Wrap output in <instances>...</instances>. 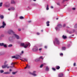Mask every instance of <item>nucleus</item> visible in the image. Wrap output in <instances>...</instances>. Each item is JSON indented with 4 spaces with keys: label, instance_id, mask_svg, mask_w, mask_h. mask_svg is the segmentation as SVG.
<instances>
[{
    "label": "nucleus",
    "instance_id": "nucleus-18",
    "mask_svg": "<svg viewBox=\"0 0 77 77\" xmlns=\"http://www.w3.org/2000/svg\"><path fill=\"white\" fill-rule=\"evenodd\" d=\"M63 39H66V38H67V37L66 36H65V35H63Z\"/></svg>",
    "mask_w": 77,
    "mask_h": 77
},
{
    "label": "nucleus",
    "instance_id": "nucleus-25",
    "mask_svg": "<svg viewBox=\"0 0 77 77\" xmlns=\"http://www.w3.org/2000/svg\"><path fill=\"white\" fill-rule=\"evenodd\" d=\"M17 73V72H12V74H13V75H15L16 73Z\"/></svg>",
    "mask_w": 77,
    "mask_h": 77
},
{
    "label": "nucleus",
    "instance_id": "nucleus-2",
    "mask_svg": "<svg viewBox=\"0 0 77 77\" xmlns=\"http://www.w3.org/2000/svg\"><path fill=\"white\" fill-rule=\"evenodd\" d=\"M29 45V46H30V43H26L25 44L24 43H20V46L24 47V48H26Z\"/></svg>",
    "mask_w": 77,
    "mask_h": 77
},
{
    "label": "nucleus",
    "instance_id": "nucleus-34",
    "mask_svg": "<svg viewBox=\"0 0 77 77\" xmlns=\"http://www.w3.org/2000/svg\"><path fill=\"white\" fill-rule=\"evenodd\" d=\"M77 24H76L74 26V28H77Z\"/></svg>",
    "mask_w": 77,
    "mask_h": 77
},
{
    "label": "nucleus",
    "instance_id": "nucleus-8",
    "mask_svg": "<svg viewBox=\"0 0 77 77\" xmlns=\"http://www.w3.org/2000/svg\"><path fill=\"white\" fill-rule=\"evenodd\" d=\"M33 50L34 51L36 52L38 50V49L37 47H35L34 48H33Z\"/></svg>",
    "mask_w": 77,
    "mask_h": 77
},
{
    "label": "nucleus",
    "instance_id": "nucleus-38",
    "mask_svg": "<svg viewBox=\"0 0 77 77\" xmlns=\"http://www.w3.org/2000/svg\"><path fill=\"white\" fill-rule=\"evenodd\" d=\"M4 35L3 34H2L1 35V37H4Z\"/></svg>",
    "mask_w": 77,
    "mask_h": 77
},
{
    "label": "nucleus",
    "instance_id": "nucleus-64",
    "mask_svg": "<svg viewBox=\"0 0 77 77\" xmlns=\"http://www.w3.org/2000/svg\"><path fill=\"white\" fill-rule=\"evenodd\" d=\"M66 31H67V32H68V30H66Z\"/></svg>",
    "mask_w": 77,
    "mask_h": 77
},
{
    "label": "nucleus",
    "instance_id": "nucleus-43",
    "mask_svg": "<svg viewBox=\"0 0 77 77\" xmlns=\"http://www.w3.org/2000/svg\"><path fill=\"white\" fill-rule=\"evenodd\" d=\"M60 56H63V53H61L60 54Z\"/></svg>",
    "mask_w": 77,
    "mask_h": 77
},
{
    "label": "nucleus",
    "instance_id": "nucleus-36",
    "mask_svg": "<svg viewBox=\"0 0 77 77\" xmlns=\"http://www.w3.org/2000/svg\"><path fill=\"white\" fill-rule=\"evenodd\" d=\"M52 69L54 70V71H56V69L55 68H52Z\"/></svg>",
    "mask_w": 77,
    "mask_h": 77
},
{
    "label": "nucleus",
    "instance_id": "nucleus-29",
    "mask_svg": "<svg viewBox=\"0 0 77 77\" xmlns=\"http://www.w3.org/2000/svg\"><path fill=\"white\" fill-rule=\"evenodd\" d=\"M16 63H12L11 64V65H14V64H15Z\"/></svg>",
    "mask_w": 77,
    "mask_h": 77
},
{
    "label": "nucleus",
    "instance_id": "nucleus-13",
    "mask_svg": "<svg viewBox=\"0 0 77 77\" xmlns=\"http://www.w3.org/2000/svg\"><path fill=\"white\" fill-rule=\"evenodd\" d=\"M39 61H40V58L37 59H36L35 60V61L36 62H39Z\"/></svg>",
    "mask_w": 77,
    "mask_h": 77
},
{
    "label": "nucleus",
    "instance_id": "nucleus-37",
    "mask_svg": "<svg viewBox=\"0 0 77 77\" xmlns=\"http://www.w3.org/2000/svg\"><path fill=\"white\" fill-rule=\"evenodd\" d=\"M9 68H12L13 67H14V66H9Z\"/></svg>",
    "mask_w": 77,
    "mask_h": 77
},
{
    "label": "nucleus",
    "instance_id": "nucleus-26",
    "mask_svg": "<svg viewBox=\"0 0 77 77\" xmlns=\"http://www.w3.org/2000/svg\"><path fill=\"white\" fill-rule=\"evenodd\" d=\"M3 46L5 48H7V45L6 44H4Z\"/></svg>",
    "mask_w": 77,
    "mask_h": 77
},
{
    "label": "nucleus",
    "instance_id": "nucleus-49",
    "mask_svg": "<svg viewBox=\"0 0 77 77\" xmlns=\"http://www.w3.org/2000/svg\"><path fill=\"white\" fill-rule=\"evenodd\" d=\"M21 30V29L19 28L18 29L19 31H20Z\"/></svg>",
    "mask_w": 77,
    "mask_h": 77
},
{
    "label": "nucleus",
    "instance_id": "nucleus-9",
    "mask_svg": "<svg viewBox=\"0 0 77 77\" xmlns=\"http://www.w3.org/2000/svg\"><path fill=\"white\" fill-rule=\"evenodd\" d=\"M11 73V72H6L4 73L5 74H10Z\"/></svg>",
    "mask_w": 77,
    "mask_h": 77
},
{
    "label": "nucleus",
    "instance_id": "nucleus-59",
    "mask_svg": "<svg viewBox=\"0 0 77 77\" xmlns=\"http://www.w3.org/2000/svg\"><path fill=\"white\" fill-rule=\"evenodd\" d=\"M27 66H26L25 67L24 69H27Z\"/></svg>",
    "mask_w": 77,
    "mask_h": 77
},
{
    "label": "nucleus",
    "instance_id": "nucleus-57",
    "mask_svg": "<svg viewBox=\"0 0 77 77\" xmlns=\"http://www.w3.org/2000/svg\"><path fill=\"white\" fill-rule=\"evenodd\" d=\"M68 0H63V2H65V1H68Z\"/></svg>",
    "mask_w": 77,
    "mask_h": 77
},
{
    "label": "nucleus",
    "instance_id": "nucleus-60",
    "mask_svg": "<svg viewBox=\"0 0 77 77\" xmlns=\"http://www.w3.org/2000/svg\"><path fill=\"white\" fill-rule=\"evenodd\" d=\"M51 8H53V7L52 6H51Z\"/></svg>",
    "mask_w": 77,
    "mask_h": 77
},
{
    "label": "nucleus",
    "instance_id": "nucleus-56",
    "mask_svg": "<svg viewBox=\"0 0 77 77\" xmlns=\"http://www.w3.org/2000/svg\"><path fill=\"white\" fill-rule=\"evenodd\" d=\"M28 22L29 23H30L31 22V20L28 21Z\"/></svg>",
    "mask_w": 77,
    "mask_h": 77
},
{
    "label": "nucleus",
    "instance_id": "nucleus-41",
    "mask_svg": "<svg viewBox=\"0 0 77 77\" xmlns=\"http://www.w3.org/2000/svg\"><path fill=\"white\" fill-rule=\"evenodd\" d=\"M66 24H64L63 26V27H65V26H66Z\"/></svg>",
    "mask_w": 77,
    "mask_h": 77
},
{
    "label": "nucleus",
    "instance_id": "nucleus-27",
    "mask_svg": "<svg viewBox=\"0 0 77 77\" xmlns=\"http://www.w3.org/2000/svg\"><path fill=\"white\" fill-rule=\"evenodd\" d=\"M12 46H13V45L11 44L9 45H8V47H12Z\"/></svg>",
    "mask_w": 77,
    "mask_h": 77
},
{
    "label": "nucleus",
    "instance_id": "nucleus-4",
    "mask_svg": "<svg viewBox=\"0 0 77 77\" xmlns=\"http://www.w3.org/2000/svg\"><path fill=\"white\" fill-rule=\"evenodd\" d=\"M12 58H15L16 59H18L19 58H21V56L19 55H17V57H16L15 56H14L12 57Z\"/></svg>",
    "mask_w": 77,
    "mask_h": 77
},
{
    "label": "nucleus",
    "instance_id": "nucleus-51",
    "mask_svg": "<svg viewBox=\"0 0 77 77\" xmlns=\"http://www.w3.org/2000/svg\"><path fill=\"white\" fill-rule=\"evenodd\" d=\"M36 73V71H34L32 73Z\"/></svg>",
    "mask_w": 77,
    "mask_h": 77
},
{
    "label": "nucleus",
    "instance_id": "nucleus-19",
    "mask_svg": "<svg viewBox=\"0 0 77 77\" xmlns=\"http://www.w3.org/2000/svg\"><path fill=\"white\" fill-rule=\"evenodd\" d=\"M11 4H14V3H15V2L14 1V0H11Z\"/></svg>",
    "mask_w": 77,
    "mask_h": 77
},
{
    "label": "nucleus",
    "instance_id": "nucleus-48",
    "mask_svg": "<svg viewBox=\"0 0 77 77\" xmlns=\"http://www.w3.org/2000/svg\"><path fill=\"white\" fill-rule=\"evenodd\" d=\"M20 60H21V61H23V62H25V60H23L22 59H20Z\"/></svg>",
    "mask_w": 77,
    "mask_h": 77
},
{
    "label": "nucleus",
    "instance_id": "nucleus-3",
    "mask_svg": "<svg viewBox=\"0 0 77 77\" xmlns=\"http://www.w3.org/2000/svg\"><path fill=\"white\" fill-rule=\"evenodd\" d=\"M8 66V64H7L6 65H2V68L3 69H5L6 68H7V69H8L10 68V67L9 66Z\"/></svg>",
    "mask_w": 77,
    "mask_h": 77
},
{
    "label": "nucleus",
    "instance_id": "nucleus-24",
    "mask_svg": "<svg viewBox=\"0 0 77 77\" xmlns=\"http://www.w3.org/2000/svg\"><path fill=\"white\" fill-rule=\"evenodd\" d=\"M48 6H49L48 5H47V8H46V10H49V8H48Z\"/></svg>",
    "mask_w": 77,
    "mask_h": 77
},
{
    "label": "nucleus",
    "instance_id": "nucleus-46",
    "mask_svg": "<svg viewBox=\"0 0 77 77\" xmlns=\"http://www.w3.org/2000/svg\"><path fill=\"white\" fill-rule=\"evenodd\" d=\"M72 9L73 10H75V8H72Z\"/></svg>",
    "mask_w": 77,
    "mask_h": 77
},
{
    "label": "nucleus",
    "instance_id": "nucleus-32",
    "mask_svg": "<svg viewBox=\"0 0 77 77\" xmlns=\"http://www.w3.org/2000/svg\"><path fill=\"white\" fill-rule=\"evenodd\" d=\"M43 66V64L41 65L40 66V68H42V67Z\"/></svg>",
    "mask_w": 77,
    "mask_h": 77
},
{
    "label": "nucleus",
    "instance_id": "nucleus-1",
    "mask_svg": "<svg viewBox=\"0 0 77 77\" xmlns=\"http://www.w3.org/2000/svg\"><path fill=\"white\" fill-rule=\"evenodd\" d=\"M8 33L9 34H11L13 35L17 39H19V36L17 35L16 34H15V32L12 30H9L8 31Z\"/></svg>",
    "mask_w": 77,
    "mask_h": 77
},
{
    "label": "nucleus",
    "instance_id": "nucleus-55",
    "mask_svg": "<svg viewBox=\"0 0 77 77\" xmlns=\"http://www.w3.org/2000/svg\"><path fill=\"white\" fill-rule=\"evenodd\" d=\"M70 44H69L68 45V47H70Z\"/></svg>",
    "mask_w": 77,
    "mask_h": 77
},
{
    "label": "nucleus",
    "instance_id": "nucleus-58",
    "mask_svg": "<svg viewBox=\"0 0 77 77\" xmlns=\"http://www.w3.org/2000/svg\"><path fill=\"white\" fill-rule=\"evenodd\" d=\"M11 8H9L8 9V10H9V11H11Z\"/></svg>",
    "mask_w": 77,
    "mask_h": 77
},
{
    "label": "nucleus",
    "instance_id": "nucleus-17",
    "mask_svg": "<svg viewBox=\"0 0 77 77\" xmlns=\"http://www.w3.org/2000/svg\"><path fill=\"white\" fill-rule=\"evenodd\" d=\"M26 66L27 67V68H28V69L30 68V65H29L27 64L26 65Z\"/></svg>",
    "mask_w": 77,
    "mask_h": 77
},
{
    "label": "nucleus",
    "instance_id": "nucleus-45",
    "mask_svg": "<svg viewBox=\"0 0 77 77\" xmlns=\"http://www.w3.org/2000/svg\"><path fill=\"white\" fill-rule=\"evenodd\" d=\"M58 27H56V28H55V29H56V30H57V29H58Z\"/></svg>",
    "mask_w": 77,
    "mask_h": 77
},
{
    "label": "nucleus",
    "instance_id": "nucleus-54",
    "mask_svg": "<svg viewBox=\"0 0 77 77\" xmlns=\"http://www.w3.org/2000/svg\"><path fill=\"white\" fill-rule=\"evenodd\" d=\"M45 48H47V46H45Z\"/></svg>",
    "mask_w": 77,
    "mask_h": 77
},
{
    "label": "nucleus",
    "instance_id": "nucleus-42",
    "mask_svg": "<svg viewBox=\"0 0 77 77\" xmlns=\"http://www.w3.org/2000/svg\"><path fill=\"white\" fill-rule=\"evenodd\" d=\"M76 65V63H74L73 64V66H75Z\"/></svg>",
    "mask_w": 77,
    "mask_h": 77
},
{
    "label": "nucleus",
    "instance_id": "nucleus-62",
    "mask_svg": "<svg viewBox=\"0 0 77 77\" xmlns=\"http://www.w3.org/2000/svg\"><path fill=\"white\" fill-rule=\"evenodd\" d=\"M41 32H43V30H41Z\"/></svg>",
    "mask_w": 77,
    "mask_h": 77
},
{
    "label": "nucleus",
    "instance_id": "nucleus-28",
    "mask_svg": "<svg viewBox=\"0 0 77 77\" xmlns=\"http://www.w3.org/2000/svg\"><path fill=\"white\" fill-rule=\"evenodd\" d=\"M4 72V71L3 70H0V72L1 73H3V72Z\"/></svg>",
    "mask_w": 77,
    "mask_h": 77
},
{
    "label": "nucleus",
    "instance_id": "nucleus-40",
    "mask_svg": "<svg viewBox=\"0 0 77 77\" xmlns=\"http://www.w3.org/2000/svg\"><path fill=\"white\" fill-rule=\"evenodd\" d=\"M37 35H40V34L38 32H37L36 33Z\"/></svg>",
    "mask_w": 77,
    "mask_h": 77
},
{
    "label": "nucleus",
    "instance_id": "nucleus-47",
    "mask_svg": "<svg viewBox=\"0 0 77 77\" xmlns=\"http://www.w3.org/2000/svg\"><path fill=\"white\" fill-rule=\"evenodd\" d=\"M57 5H60V3H57Z\"/></svg>",
    "mask_w": 77,
    "mask_h": 77
},
{
    "label": "nucleus",
    "instance_id": "nucleus-22",
    "mask_svg": "<svg viewBox=\"0 0 77 77\" xmlns=\"http://www.w3.org/2000/svg\"><path fill=\"white\" fill-rule=\"evenodd\" d=\"M15 9V8L14 7H12L11 8V10H14Z\"/></svg>",
    "mask_w": 77,
    "mask_h": 77
},
{
    "label": "nucleus",
    "instance_id": "nucleus-12",
    "mask_svg": "<svg viewBox=\"0 0 77 77\" xmlns=\"http://www.w3.org/2000/svg\"><path fill=\"white\" fill-rule=\"evenodd\" d=\"M60 66H56V69H57L59 70L60 69Z\"/></svg>",
    "mask_w": 77,
    "mask_h": 77
},
{
    "label": "nucleus",
    "instance_id": "nucleus-14",
    "mask_svg": "<svg viewBox=\"0 0 77 77\" xmlns=\"http://www.w3.org/2000/svg\"><path fill=\"white\" fill-rule=\"evenodd\" d=\"M32 75H33L34 76H36L37 75L35 73H31Z\"/></svg>",
    "mask_w": 77,
    "mask_h": 77
},
{
    "label": "nucleus",
    "instance_id": "nucleus-16",
    "mask_svg": "<svg viewBox=\"0 0 77 77\" xmlns=\"http://www.w3.org/2000/svg\"><path fill=\"white\" fill-rule=\"evenodd\" d=\"M4 43H0V46H4Z\"/></svg>",
    "mask_w": 77,
    "mask_h": 77
},
{
    "label": "nucleus",
    "instance_id": "nucleus-5",
    "mask_svg": "<svg viewBox=\"0 0 77 77\" xmlns=\"http://www.w3.org/2000/svg\"><path fill=\"white\" fill-rule=\"evenodd\" d=\"M6 26V24L4 21L2 22V26L0 27V29H1L2 27V28H5V26Z\"/></svg>",
    "mask_w": 77,
    "mask_h": 77
},
{
    "label": "nucleus",
    "instance_id": "nucleus-15",
    "mask_svg": "<svg viewBox=\"0 0 77 77\" xmlns=\"http://www.w3.org/2000/svg\"><path fill=\"white\" fill-rule=\"evenodd\" d=\"M57 26H58L59 27H62V26L61 24H58L57 25Z\"/></svg>",
    "mask_w": 77,
    "mask_h": 77
},
{
    "label": "nucleus",
    "instance_id": "nucleus-50",
    "mask_svg": "<svg viewBox=\"0 0 77 77\" xmlns=\"http://www.w3.org/2000/svg\"><path fill=\"white\" fill-rule=\"evenodd\" d=\"M42 50V48H40L39 49V51H40V50Z\"/></svg>",
    "mask_w": 77,
    "mask_h": 77
},
{
    "label": "nucleus",
    "instance_id": "nucleus-6",
    "mask_svg": "<svg viewBox=\"0 0 77 77\" xmlns=\"http://www.w3.org/2000/svg\"><path fill=\"white\" fill-rule=\"evenodd\" d=\"M55 41H56L57 44L58 45H59V44H60V41H59L57 38H56L55 39Z\"/></svg>",
    "mask_w": 77,
    "mask_h": 77
},
{
    "label": "nucleus",
    "instance_id": "nucleus-33",
    "mask_svg": "<svg viewBox=\"0 0 77 77\" xmlns=\"http://www.w3.org/2000/svg\"><path fill=\"white\" fill-rule=\"evenodd\" d=\"M62 48L63 50H65L66 49V48L65 47H63Z\"/></svg>",
    "mask_w": 77,
    "mask_h": 77
},
{
    "label": "nucleus",
    "instance_id": "nucleus-35",
    "mask_svg": "<svg viewBox=\"0 0 77 77\" xmlns=\"http://www.w3.org/2000/svg\"><path fill=\"white\" fill-rule=\"evenodd\" d=\"M39 59H42V60H43V58L42 56H41L39 58Z\"/></svg>",
    "mask_w": 77,
    "mask_h": 77
},
{
    "label": "nucleus",
    "instance_id": "nucleus-21",
    "mask_svg": "<svg viewBox=\"0 0 77 77\" xmlns=\"http://www.w3.org/2000/svg\"><path fill=\"white\" fill-rule=\"evenodd\" d=\"M0 18H1V19H3L4 18V16H3V15H1V16H0Z\"/></svg>",
    "mask_w": 77,
    "mask_h": 77
},
{
    "label": "nucleus",
    "instance_id": "nucleus-61",
    "mask_svg": "<svg viewBox=\"0 0 77 77\" xmlns=\"http://www.w3.org/2000/svg\"><path fill=\"white\" fill-rule=\"evenodd\" d=\"M69 33H72V32L71 31L69 32Z\"/></svg>",
    "mask_w": 77,
    "mask_h": 77
},
{
    "label": "nucleus",
    "instance_id": "nucleus-7",
    "mask_svg": "<svg viewBox=\"0 0 77 77\" xmlns=\"http://www.w3.org/2000/svg\"><path fill=\"white\" fill-rule=\"evenodd\" d=\"M5 5H6L5 6L6 7H9L10 6V4L8 2L5 3Z\"/></svg>",
    "mask_w": 77,
    "mask_h": 77
},
{
    "label": "nucleus",
    "instance_id": "nucleus-52",
    "mask_svg": "<svg viewBox=\"0 0 77 77\" xmlns=\"http://www.w3.org/2000/svg\"><path fill=\"white\" fill-rule=\"evenodd\" d=\"M12 71V70L11 69H10L9 71L10 72H11Z\"/></svg>",
    "mask_w": 77,
    "mask_h": 77
},
{
    "label": "nucleus",
    "instance_id": "nucleus-31",
    "mask_svg": "<svg viewBox=\"0 0 77 77\" xmlns=\"http://www.w3.org/2000/svg\"><path fill=\"white\" fill-rule=\"evenodd\" d=\"M2 4H3L2 2L0 3V7H2Z\"/></svg>",
    "mask_w": 77,
    "mask_h": 77
},
{
    "label": "nucleus",
    "instance_id": "nucleus-44",
    "mask_svg": "<svg viewBox=\"0 0 77 77\" xmlns=\"http://www.w3.org/2000/svg\"><path fill=\"white\" fill-rule=\"evenodd\" d=\"M23 53H24V51H21V54H23Z\"/></svg>",
    "mask_w": 77,
    "mask_h": 77
},
{
    "label": "nucleus",
    "instance_id": "nucleus-63",
    "mask_svg": "<svg viewBox=\"0 0 77 77\" xmlns=\"http://www.w3.org/2000/svg\"><path fill=\"white\" fill-rule=\"evenodd\" d=\"M58 19V18H56V19L57 20Z\"/></svg>",
    "mask_w": 77,
    "mask_h": 77
},
{
    "label": "nucleus",
    "instance_id": "nucleus-10",
    "mask_svg": "<svg viewBox=\"0 0 77 77\" xmlns=\"http://www.w3.org/2000/svg\"><path fill=\"white\" fill-rule=\"evenodd\" d=\"M50 23V22L49 21H47L46 22V24H47L46 25L47 26H49V23Z\"/></svg>",
    "mask_w": 77,
    "mask_h": 77
},
{
    "label": "nucleus",
    "instance_id": "nucleus-53",
    "mask_svg": "<svg viewBox=\"0 0 77 77\" xmlns=\"http://www.w3.org/2000/svg\"><path fill=\"white\" fill-rule=\"evenodd\" d=\"M5 54V53H2V55H4Z\"/></svg>",
    "mask_w": 77,
    "mask_h": 77
},
{
    "label": "nucleus",
    "instance_id": "nucleus-11",
    "mask_svg": "<svg viewBox=\"0 0 77 77\" xmlns=\"http://www.w3.org/2000/svg\"><path fill=\"white\" fill-rule=\"evenodd\" d=\"M63 73H61L59 74L58 77H63Z\"/></svg>",
    "mask_w": 77,
    "mask_h": 77
},
{
    "label": "nucleus",
    "instance_id": "nucleus-39",
    "mask_svg": "<svg viewBox=\"0 0 77 77\" xmlns=\"http://www.w3.org/2000/svg\"><path fill=\"white\" fill-rule=\"evenodd\" d=\"M23 60H25V61L27 62V60L26 58H23Z\"/></svg>",
    "mask_w": 77,
    "mask_h": 77
},
{
    "label": "nucleus",
    "instance_id": "nucleus-20",
    "mask_svg": "<svg viewBox=\"0 0 77 77\" xmlns=\"http://www.w3.org/2000/svg\"><path fill=\"white\" fill-rule=\"evenodd\" d=\"M8 63V61H5L4 63V65H6L7 63Z\"/></svg>",
    "mask_w": 77,
    "mask_h": 77
},
{
    "label": "nucleus",
    "instance_id": "nucleus-30",
    "mask_svg": "<svg viewBox=\"0 0 77 77\" xmlns=\"http://www.w3.org/2000/svg\"><path fill=\"white\" fill-rule=\"evenodd\" d=\"M20 19H24V17L23 16H21L19 17Z\"/></svg>",
    "mask_w": 77,
    "mask_h": 77
},
{
    "label": "nucleus",
    "instance_id": "nucleus-23",
    "mask_svg": "<svg viewBox=\"0 0 77 77\" xmlns=\"http://www.w3.org/2000/svg\"><path fill=\"white\" fill-rule=\"evenodd\" d=\"M49 70V68L48 66H47L46 68V71H48Z\"/></svg>",
    "mask_w": 77,
    "mask_h": 77
}]
</instances>
